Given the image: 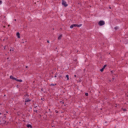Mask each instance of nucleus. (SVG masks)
<instances>
[{"instance_id":"f257e3e1","label":"nucleus","mask_w":128,"mask_h":128,"mask_svg":"<svg viewBox=\"0 0 128 128\" xmlns=\"http://www.w3.org/2000/svg\"><path fill=\"white\" fill-rule=\"evenodd\" d=\"M81 26H82V24H72V25L70 26V28H74V26H77L78 28H80Z\"/></svg>"},{"instance_id":"f03ea898","label":"nucleus","mask_w":128,"mask_h":128,"mask_svg":"<svg viewBox=\"0 0 128 128\" xmlns=\"http://www.w3.org/2000/svg\"><path fill=\"white\" fill-rule=\"evenodd\" d=\"M104 20H100L98 23V26H104Z\"/></svg>"},{"instance_id":"7ed1b4c3","label":"nucleus","mask_w":128,"mask_h":128,"mask_svg":"<svg viewBox=\"0 0 128 128\" xmlns=\"http://www.w3.org/2000/svg\"><path fill=\"white\" fill-rule=\"evenodd\" d=\"M62 4L64 6H68V4H66V1H64V0H62Z\"/></svg>"},{"instance_id":"20e7f679","label":"nucleus","mask_w":128,"mask_h":128,"mask_svg":"<svg viewBox=\"0 0 128 128\" xmlns=\"http://www.w3.org/2000/svg\"><path fill=\"white\" fill-rule=\"evenodd\" d=\"M4 120H6V117H4L3 120H0V122H2L1 124H4V122H4Z\"/></svg>"},{"instance_id":"39448f33","label":"nucleus","mask_w":128,"mask_h":128,"mask_svg":"<svg viewBox=\"0 0 128 128\" xmlns=\"http://www.w3.org/2000/svg\"><path fill=\"white\" fill-rule=\"evenodd\" d=\"M106 65H104V67L102 69L100 70V72H104V68H106Z\"/></svg>"},{"instance_id":"423d86ee","label":"nucleus","mask_w":128,"mask_h":128,"mask_svg":"<svg viewBox=\"0 0 128 128\" xmlns=\"http://www.w3.org/2000/svg\"><path fill=\"white\" fill-rule=\"evenodd\" d=\"M10 78H11V80H16V78H15L14 77L10 76Z\"/></svg>"},{"instance_id":"0eeeda50","label":"nucleus","mask_w":128,"mask_h":128,"mask_svg":"<svg viewBox=\"0 0 128 128\" xmlns=\"http://www.w3.org/2000/svg\"><path fill=\"white\" fill-rule=\"evenodd\" d=\"M16 36H17V38H20V32H17L16 33Z\"/></svg>"},{"instance_id":"6e6552de","label":"nucleus","mask_w":128,"mask_h":128,"mask_svg":"<svg viewBox=\"0 0 128 128\" xmlns=\"http://www.w3.org/2000/svg\"><path fill=\"white\" fill-rule=\"evenodd\" d=\"M62 38V35H60L58 37V40H61Z\"/></svg>"},{"instance_id":"1a4fd4ad","label":"nucleus","mask_w":128,"mask_h":128,"mask_svg":"<svg viewBox=\"0 0 128 128\" xmlns=\"http://www.w3.org/2000/svg\"><path fill=\"white\" fill-rule=\"evenodd\" d=\"M16 82H22V80H16Z\"/></svg>"},{"instance_id":"9d476101","label":"nucleus","mask_w":128,"mask_h":128,"mask_svg":"<svg viewBox=\"0 0 128 128\" xmlns=\"http://www.w3.org/2000/svg\"><path fill=\"white\" fill-rule=\"evenodd\" d=\"M27 127H28V128H32V125H30V124H28V125H27Z\"/></svg>"},{"instance_id":"9b49d317","label":"nucleus","mask_w":128,"mask_h":128,"mask_svg":"<svg viewBox=\"0 0 128 128\" xmlns=\"http://www.w3.org/2000/svg\"><path fill=\"white\" fill-rule=\"evenodd\" d=\"M26 102H30V100H26Z\"/></svg>"},{"instance_id":"f8f14e48","label":"nucleus","mask_w":128,"mask_h":128,"mask_svg":"<svg viewBox=\"0 0 128 128\" xmlns=\"http://www.w3.org/2000/svg\"><path fill=\"white\" fill-rule=\"evenodd\" d=\"M66 78H67V80H69L68 75H66Z\"/></svg>"},{"instance_id":"ddd939ff","label":"nucleus","mask_w":128,"mask_h":128,"mask_svg":"<svg viewBox=\"0 0 128 128\" xmlns=\"http://www.w3.org/2000/svg\"><path fill=\"white\" fill-rule=\"evenodd\" d=\"M10 52H14V48L10 49Z\"/></svg>"},{"instance_id":"4468645a","label":"nucleus","mask_w":128,"mask_h":128,"mask_svg":"<svg viewBox=\"0 0 128 128\" xmlns=\"http://www.w3.org/2000/svg\"><path fill=\"white\" fill-rule=\"evenodd\" d=\"M85 96H88V94L86 93V94H85Z\"/></svg>"},{"instance_id":"2eb2a0df","label":"nucleus","mask_w":128,"mask_h":128,"mask_svg":"<svg viewBox=\"0 0 128 128\" xmlns=\"http://www.w3.org/2000/svg\"><path fill=\"white\" fill-rule=\"evenodd\" d=\"M118 27H115V28H114V30H118Z\"/></svg>"},{"instance_id":"dca6fc26","label":"nucleus","mask_w":128,"mask_h":128,"mask_svg":"<svg viewBox=\"0 0 128 128\" xmlns=\"http://www.w3.org/2000/svg\"><path fill=\"white\" fill-rule=\"evenodd\" d=\"M123 110H124V112H126V109H124Z\"/></svg>"},{"instance_id":"f3484780","label":"nucleus","mask_w":128,"mask_h":128,"mask_svg":"<svg viewBox=\"0 0 128 128\" xmlns=\"http://www.w3.org/2000/svg\"><path fill=\"white\" fill-rule=\"evenodd\" d=\"M2 4V0H0V4Z\"/></svg>"},{"instance_id":"a211bd4d","label":"nucleus","mask_w":128,"mask_h":128,"mask_svg":"<svg viewBox=\"0 0 128 128\" xmlns=\"http://www.w3.org/2000/svg\"><path fill=\"white\" fill-rule=\"evenodd\" d=\"M51 86H56L54 84H51Z\"/></svg>"},{"instance_id":"6ab92c4d","label":"nucleus","mask_w":128,"mask_h":128,"mask_svg":"<svg viewBox=\"0 0 128 128\" xmlns=\"http://www.w3.org/2000/svg\"><path fill=\"white\" fill-rule=\"evenodd\" d=\"M47 42H48V44L50 43V41H49V40H48V41H47Z\"/></svg>"},{"instance_id":"aec40b11","label":"nucleus","mask_w":128,"mask_h":128,"mask_svg":"<svg viewBox=\"0 0 128 128\" xmlns=\"http://www.w3.org/2000/svg\"><path fill=\"white\" fill-rule=\"evenodd\" d=\"M6 46L4 48V50H6Z\"/></svg>"},{"instance_id":"412c9836","label":"nucleus","mask_w":128,"mask_h":128,"mask_svg":"<svg viewBox=\"0 0 128 128\" xmlns=\"http://www.w3.org/2000/svg\"><path fill=\"white\" fill-rule=\"evenodd\" d=\"M42 100H44V99H43V98H42Z\"/></svg>"},{"instance_id":"4be33fe9","label":"nucleus","mask_w":128,"mask_h":128,"mask_svg":"<svg viewBox=\"0 0 128 128\" xmlns=\"http://www.w3.org/2000/svg\"><path fill=\"white\" fill-rule=\"evenodd\" d=\"M74 76L76 77V75H74Z\"/></svg>"},{"instance_id":"5701e85b","label":"nucleus","mask_w":128,"mask_h":128,"mask_svg":"<svg viewBox=\"0 0 128 128\" xmlns=\"http://www.w3.org/2000/svg\"><path fill=\"white\" fill-rule=\"evenodd\" d=\"M55 78H56V76H55Z\"/></svg>"},{"instance_id":"b1692460","label":"nucleus","mask_w":128,"mask_h":128,"mask_svg":"<svg viewBox=\"0 0 128 128\" xmlns=\"http://www.w3.org/2000/svg\"><path fill=\"white\" fill-rule=\"evenodd\" d=\"M110 8H112L110 7Z\"/></svg>"},{"instance_id":"393cba45","label":"nucleus","mask_w":128,"mask_h":128,"mask_svg":"<svg viewBox=\"0 0 128 128\" xmlns=\"http://www.w3.org/2000/svg\"><path fill=\"white\" fill-rule=\"evenodd\" d=\"M14 20L16 21V20Z\"/></svg>"},{"instance_id":"a878e982","label":"nucleus","mask_w":128,"mask_h":128,"mask_svg":"<svg viewBox=\"0 0 128 128\" xmlns=\"http://www.w3.org/2000/svg\"><path fill=\"white\" fill-rule=\"evenodd\" d=\"M0 114H2V113H0Z\"/></svg>"}]
</instances>
